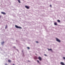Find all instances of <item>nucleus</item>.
Here are the masks:
<instances>
[{
    "label": "nucleus",
    "mask_w": 65,
    "mask_h": 65,
    "mask_svg": "<svg viewBox=\"0 0 65 65\" xmlns=\"http://www.w3.org/2000/svg\"><path fill=\"white\" fill-rule=\"evenodd\" d=\"M15 27L17 28H19V29H22V27H19L17 25H15Z\"/></svg>",
    "instance_id": "f257e3e1"
},
{
    "label": "nucleus",
    "mask_w": 65,
    "mask_h": 65,
    "mask_svg": "<svg viewBox=\"0 0 65 65\" xmlns=\"http://www.w3.org/2000/svg\"><path fill=\"white\" fill-rule=\"evenodd\" d=\"M4 42H3L2 43V44H4Z\"/></svg>",
    "instance_id": "4468645a"
},
{
    "label": "nucleus",
    "mask_w": 65,
    "mask_h": 65,
    "mask_svg": "<svg viewBox=\"0 0 65 65\" xmlns=\"http://www.w3.org/2000/svg\"><path fill=\"white\" fill-rule=\"evenodd\" d=\"M48 51H52V50L51 49H48Z\"/></svg>",
    "instance_id": "9d476101"
},
{
    "label": "nucleus",
    "mask_w": 65,
    "mask_h": 65,
    "mask_svg": "<svg viewBox=\"0 0 65 65\" xmlns=\"http://www.w3.org/2000/svg\"><path fill=\"white\" fill-rule=\"evenodd\" d=\"M29 62H30V61H29Z\"/></svg>",
    "instance_id": "b1692460"
},
{
    "label": "nucleus",
    "mask_w": 65,
    "mask_h": 65,
    "mask_svg": "<svg viewBox=\"0 0 65 65\" xmlns=\"http://www.w3.org/2000/svg\"><path fill=\"white\" fill-rule=\"evenodd\" d=\"M60 64H61L62 65H65L64 63H63V62H60Z\"/></svg>",
    "instance_id": "39448f33"
},
{
    "label": "nucleus",
    "mask_w": 65,
    "mask_h": 65,
    "mask_svg": "<svg viewBox=\"0 0 65 65\" xmlns=\"http://www.w3.org/2000/svg\"><path fill=\"white\" fill-rule=\"evenodd\" d=\"M34 59H37V57H35Z\"/></svg>",
    "instance_id": "f8f14e48"
},
{
    "label": "nucleus",
    "mask_w": 65,
    "mask_h": 65,
    "mask_svg": "<svg viewBox=\"0 0 65 65\" xmlns=\"http://www.w3.org/2000/svg\"><path fill=\"white\" fill-rule=\"evenodd\" d=\"M56 41H57L59 42H60V40H59V39H58L57 38H56Z\"/></svg>",
    "instance_id": "f03ea898"
},
{
    "label": "nucleus",
    "mask_w": 65,
    "mask_h": 65,
    "mask_svg": "<svg viewBox=\"0 0 65 65\" xmlns=\"http://www.w3.org/2000/svg\"><path fill=\"white\" fill-rule=\"evenodd\" d=\"M50 7H52V5H50Z\"/></svg>",
    "instance_id": "6ab92c4d"
},
{
    "label": "nucleus",
    "mask_w": 65,
    "mask_h": 65,
    "mask_svg": "<svg viewBox=\"0 0 65 65\" xmlns=\"http://www.w3.org/2000/svg\"><path fill=\"white\" fill-rule=\"evenodd\" d=\"M44 56H47V55H46V54H44Z\"/></svg>",
    "instance_id": "a211bd4d"
},
{
    "label": "nucleus",
    "mask_w": 65,
    "mask_h": 65,
    "mask_svg": "<svg viewBox=\"0 0 65 65\" xmlns=\"http://www.w3.org/2000/svg\"><path fill=\"white\" fill-rule=\"evenodd\" d=\"M1 13H2V14H6V13H5L4 12H1Z\"/></svg>",
    "instance_id": "423d86ee"
},
{
    "label": "nucleus",
    "mask_w": 65,
    "mask_h": 65,
    "mask_svg": "<svg viewBox=\"0 0 65 65\" xmlns=\"http://www.w3.org/2000/svg\"><path fill=\"white\" fill-rule=\"evenodd\" d=\"M5 65H7V63H6V64H5Z\"/></svg>",
    "instance_id": "aec40b11"
},
{
    "label": "nucleus",
    "mask_w": 65,
    "mask_h": 65,
    "mask_svg": "<svg viewBox=\"0 0 65 65\" xmlns=\"http://www.w3.org/2000/svg\"><path fill=\"white\" fill-rule=\"evenodd\" d=\"M25 8H26L27 9H29V7L27 6H25Z\"/></svg>",
    "instance_id": "7ed1b4c3"
},
{
    "label": "nucleus",
    "mask_w": 65,
    "mask_h": 65,
    "mask_svg": "<svg viewBox=\"0 0 65 65\" xmlns=\"http://www.w3.org/2000/svg\"><path fill=\"white\" fill-rule=\"evenodd\" d=\"M54 24L56 26H57V23L56 22H55L54 23Z\"/></svg>",
    "instance_id": "0eeeda50"
},
{
    "label": "nucleus",
    "mask_w": 65,
    "mask_h": 65,
    "mask_svg": "<svg viewBox=\"0 0 65 65\" xmlns=\"http://www.w3.org/2000/svg\"><path fill=\"white\" fill-rule=\"evenodd\" d=\"M6 28H7V25H5V29H6Z\"/></svg>",
    "instance_id": "6e6552de"
},
{
    "label": "nucleus",
    "mask_w": 65,
    "mask_h": 65,
    "mask_svg": "<svg viewBox=\"0 0 65 65\" xmlns=\"http://www.w3.org/2000/svg\"><path fill=\"white\" fill-rule=\"evenodd\" d=\"M13 65H14V64H13Z\"/></svg>",
    "instance_id": "5701e85b"
},
{
    "label": "nucleus",
    "mask_w": 65,
    "mask_h": 65,
    "mask_svg": "<svg viewBox=\"0 0 65 65\" xmlns=\"http://www.w3.org/2000/svg\"><path fill=\"white\" fill-rule=\"evenodd\" d=\"M36 42L37 43H38V42H37V41H36Z\"/></svg>",
    "instance_id": "412c9836"
},
{
    "label": "nucleus",
    "mask_w": 65,
    "mask_h": 65,
    "mask_svg": "<svg viewBox=\"0 0 65 65\" xmlns=\"http://www.w3.org/2000/svg\"><path fill=\"white\" fill-rule=\"evenodd\" d=\"M8 62H9V63H10V62H11V60H8Z\"/></svg>",
    "instance_id": "1a4fd4ad"
},
{
    "label": "nucleus",
    "mask_w": 65,
    "mask_h": 65,
    "mask_svg": "<svg viewBox=\"0 0 65 65\" xmlns=\"http://www.w3.org/2000/svg\"><path fill=\"white\" fill-rule=\"evenodd\" d=\"M1 15H0V18H1Z\"/></svg>",
    "instance_id": "4be33fe9"
},
{
    "label": "nucleus",
    "mask_w": 65,
    "mask_h": 65,
    "mask_svg": "<svg viewBox=\"0 0 65 65\" xmlns=\"http://www.w3.org/2000/svg\"><path fill=\"white\" fill-rule=\"evenodd\" d=\"M63 59L64 60H65V57H63Z\"/></svg>",
    "instance_id": "dca6fc26"
},
{
    "label": "nucleus",
    "mask_w": 65,
    "mask_h": 65,
    "mask_svg": "<svg viewBox=\"0 0 65 65\" xmlns=\"http://www.w3.org/2000/svg\"><path fill=\"white\" fill-rule=\"evenodd\" d=\"M18 1L19 3H21V2H20V0H18Z\"/></svg>",
    "instance_id": "ddd939ff"
},
{
    "label": "nucleus",
    "mask_w": 65,
    "mask_h": 65,
    "mask_svg": "<svg viewBox=\"0 0 65 65\" xmlns=\"http://www.w3.org/2000/svg\"><path fill=\"white\" fill-rule=\"evenodd\" d=\"M38 59L40 60V61H41V58L40 57H39L38 58Z\"/></svg>",
    "instance_id": "20e7f679"
},
{
    "label": "nucleus",
    "mask_w": 65,
    "mask_h": 65,
    "mask_svg": "<svg viewBox=\"0 0 65 65\" xmlns=\"http://www.w3.org/2000/svg\"><path fill=\"white\" fill-rule=\"evenodd\" d=\"M37 62L38 63H39V60H37Z\"/></svg>",
    "instance_id": "2eb2a0df"
},
{
    "label": "nucleus",
    "mask_w": 65,
    "mask_h": 65,
    "mask_svg": "<svg viewBox=\"0 0 65 65\" xmlns=\"http://www.w3.org/2000/svg\"><path fill=\"white\" fill-rule=\"evenodd\" d=\"M27 48L28 49H30V48H29V47H27Z\"/></svg>",
    "instance_id": "f3484780"
},
{
    "label": "nucleus",
    "mask_w": 65,
    "mask_h": 65,
    "mask_svg": "<svg viewBox=\"0 0 65 65\" xmlns=\"http://www.w3.org/2000/svg\"><path fill=\"white\" fill-rule=\"evenodd\" d=\"M57 22H59V23H60V20H58Z\"/></svg>",
    "instance_id": "9b49d317"
}]
</instances>
